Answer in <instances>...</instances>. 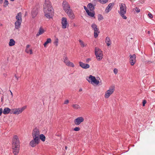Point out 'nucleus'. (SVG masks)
Returning <instances> with one entry per match:
<instances>
[{
    "label": "nucleus",
    "instance_id": "1",
    "mask_svg": "<svg viewBox=\"0 0 155 155\" xmlns=\"http://www.w3.org/2000/svg\"><path fill=\"white\" fill-rule=\"evenodd\" d=\"M44 11L47 18H52L54 14L53 9L49 0H45L43 5Z\"/></svg>",
    "mask_w": 155,
    "mask_h": 155
},
{
    "label": "nucleus",
    "instance_id": "2",
    "mask_svg": "<svg viewBox=\"0 0 155 155\" xmlns=\"http://www.w3.org/2000/svg\"><path fill=\"white\" fill-rule=\"evenodd\" d=\"M120 10L118 12L121 17L124 19H126L127 17L124 15L126 14L127 11V7L125 4L119 3Z\"/></svg>",
    "mask_w": 155,
    "mask_h": 155
},
{
    "label": "nucleus",
    "instance_id": "3",
    "mask_svg": "<svg viewBox=\"0 0 155 155\" xmlns=\"http://www.w3.org/2000/svg\"><path fill=\"white\" fill-rule=\"evenodd\" d=\"M95 54L96 58L98 61L101 60L103 58L102 52L99 48L96 47L95 48Z\"/></svg>",
    "mask_w": 155,
    "mask_h": 155
},
{
    "label": "nucleus",
    "instance_id": "4",
    "mask_svg": "<svg viewBox=\"0 0 155 155\" xmlns=\"http://www.w3.org/2000/svg\"><path fill=\"white\" fill-rule=\"evenodd\" d=\"M26 107V106H25L21 108H13L11 109V111L13 114L18 115L21 114Z\"/></svg>",
    "mask_w": 155,
    "mask_h": 155
},
{
    "label": "nucleus",
    "instance_id": "5",
    "mask_svg": "<svg viewBox=\"0 0 155 155\" xmlns=\"http://www.w3.org/2000/svg\"><path fill=\"white\" fill-rule=\"evenodd\" d=\"M114 90V86H110L109 89L105 92L104 95L105 98L106 99L108 98L113 93Z\"/></svg>",
    "mask_w": 155,
    "mask_h": 155
},
{
    "label": "nucleus",
    "instance_id": "6",
    "mask_svg": "<svg viewBox=\"0 0 155 155\" xmlns=\"http://www.w3.org/2000/svg\"><path fill=\"white\" fill-rule=\"evenodd\" d=\"M87 81L90 83H91V84H95L96 85L99 84V81L97 80L95 77L92 75H90L89 77L87 78Z\"/></svg>",
    "mask_w": 155,
    "mask_h": 155
},
{
    "label": "nucleus",
    "instance_id": "7",
    "mask_svg": "<svg viewBox=\"0 0 155 155\" xmlns=\"http://www.w3.org/2000/svg\"><path fill=\"white\" fill-rule=\"evenodd\" d=\"M91 27L94 31V36L95 38L97 37L98 34L100 33L99 29L97 26L95 24L93 23L91 25Z\"/></svg>",
    "mask_w": 155,
    "mask_h": 155
},
{
    "label": "nucleus",
    "instance_id": "8",
    "mask_svg": "<svg viewBox=\"0 0 155 155\" xmlns=\"http://www.w3.org/2000/svg\"><path fill=\"white\" fill-rule=\"evenodd\" d=\"M61 27L63 29H65L69 26L67 19L65 17H63L61 20Z\"/></svg>",
    "mask_w": 155,
    "mask_h": 155
},
{
    "label": "nucleus",
    "instance_id": "9",
    "mask_svg": "<svg viewBox=\"0 0 155 155\" xmlns=\"http://www.w3.org/2000/svg\"><path fill=\"white\" fill-rule=\"evenodd\" d=\"M62 5L63 8L65 12H66L68 10L71 9L70 5L68 2L66 1H63Z\"/></svg>",
    "mask_w": 155,
    "mask_h": 155
},
{
    "label": "nucleus",
    "instance_id": "10",
    "mask_svg": "<svg viewBox=\"0 0 155 155\" xmlns=\"http://www.w3.org/2000/svg\"><path fill=\"white\" fill-rule=\"evenodd\" d=\"M33 140H31L30 143V144L32 147H35L39 143V139L33 138Z\"/></svg>",
    "mask_w": 155,
    "mask_h": 155
},
{
    "label": "nucleus",
    "instance_id": "11",
    "mask_svg": "<svg viewBox=\"0 0 155 155\" xmlns=\"http://www.w3.org/2000/svg\"><path fill=\"white\" fill-rule=\"evenodd\" d=\"M129 62L131 65H134L136 61V56L135 54L130 55Z\"/></svg>",
    "mask_w": 155,
    "mask_h": 155
},
{
    "label": "nucleus",
    "instance_id": "12",
    "mask_svg": "<svg viewBox=\"0 0 155 155\" xmlns=\"http://www.w3.org/2000/svg\"><path fill=\"white\" fill-rule=\"evenodd\" d=\"M16 146H20L19 140L18 137L15 135L14 136L13 139L12 146L15 147Z\"/></svg>",
    "mask_w": 155,
    "mask_h": 155
},
{
    "label": "nucleus",
    "instance_id": "13",
    "mask_svg": "<svg viewBox=\"0 0 155 155\" xmlns=\"http://www.w3.org/2000/svg\"><path fill=\"white\" fill-rule=\"evenodd\" d=\"M40 132L39 130L37 128L34 129L32 132V137L33 138L39 139Z\"/></svg>",
    "mask_w": 155,
    "mask_h": 155
},
{
    "label": "nucleus",
    "instance_id": "14",
    "mask_svg": "<svg viewBox=\"0 0 155 155\" xmlns=\"http://www.w3.org/2000/svg\"><path fill=\"white\" fill-rule=\"evenodd\" d=\"M84 120V118L83 117H79L74 120V123L76 125H79L81 122H83Z\"/></svg>",
    "mask_w": 155,
    "mask_h": 155
},
{
    "label": "nucleus",
    "instance_id": "15",
    "mask_svg": "<svg viewBox=\"0 0 155 155\" xmlns=\"http://www.w3.org/2000/svg\"><path fill=\"white\" fill-rule=\"evenodd\" d=\"M65 12L67 13L70 18L73 19L74 18L75 16L74 14L71 9L68 10L66 12Z\"/></svg>",
    "mask_w": 155,
    "mask_h": 155
},
{
    "label": "nucleus",
    "instance_id": "16",
    "mask_svg": "<svg viewBox=\"0 0 155 155\" xmlns=\"http://www.w3.org/2000/svg\"><path fill=\"white\" fill-rule=\"evenodd\" d=\"M13 149V152L15 155L18 154L19 151L20 146H12Z\"/></svg>",
    "mask_w": 155,
    "mask_h": 155
},
{
    "label": "nucleus",
    "instance_id": "17",
    "mask_svg": "<svg viewBox=\"0 0 155 155\" xmlns=\"http://www.w3.org/2000/svg\"><path fill=\"white\" fill-rule=\"evenodd\" d=\"M114 5V3H110L105 9V12L107 13L109 12L111 10Z\"/></svg>",
    "mask_w": 155,
    "mask_h": 155
},
{
    "label": "nucleus",
    "instance_id": "18",
    "mask_svg": "<svg viewBox=\"0 0 155 155\" xmlns=\"http://www.w3.org/2000/svg\"><path fill=\"white\" fill-rule=\"evenodd\" d=\"M79 64L80 66L83 68L87 69L90 67L89 65L88 64H85L81 62H80Z\"/></svg>",
    "mask_w": 155,
    "mask_h": 155
},
{
    "label": "nucleus",
    "instance_id": "19",
    "mask_svg": "<svg viewBox=\"0 0 155 155\" xmlns=\"http://www.w3.org/2000/svg\"><path fill=\"white\" fill-rule=\"evenodd\" d=\"M21 22V21H16L15 23V28L16 29H18L20 28Z\"/></svg>",
    "mask_w": 155,
    "mask_h": 155
},
{
    "label": "nucleus",
    "instance_id": "20",
    "mask_svg": "<svg viewBox=\"0 0 155 155\" xmlns=\"http://www.w3.org/2000/svg\"><path fill=\"white\" fill-rule=\"evenodd\" d=\"M30 47V45H27L26 46V48L25 49V52L27 53H29L30 54H32L33 53L31 49H29V48Z\"/></svg>",
    "mask_w": 155,
    "mask_h": 155
},
{
    "label": "nucleus",
    "instance_id": "21",
    "mask_svg": "<svg viewBox=\"0 0 155 155\" xmlns=\"http://www.w3.org/2000/svg\"><path fill=\"white\" fill-rule=\"evenodd\" d=\"M38 13V10L37 8H34L32 11L31 15L33 18L35 17Z\"/></svg>",
    "mask_w": 155,
    "mask_h": 155
},
{
    "label": "nucleus",
    "instance_id": "22",
    "mask_svg": "<svg viewBox=\"0 0 155 155\" xmlns=\"http://www.w3.org/2000/svg\"><path fill=\"white\" fill-rule=\"evenodd\" d=\"M105 42L107 44V45L108 46H110L111 44V41L110 39V38L108 37H106Z\"/></svg>",
    "mask_w": 155,
    "mask_h": 155
},
{
    "label": "nucleus",
    "instance_id": "23",
    "mask_svg": "<svg viewBox=\"0 0 155 155\" xmlns=\"http://www.w3.org/2000/svg\"><path fill=\"white\" fill-rule=\"evenodd\" d=\"M22 14L21 12H19L16 16V19L17 21H22Z\"/></svg>",
    "mask_w": 155,
    "mask_h": 155
},
{
    "label": "nucleus",
    "instance_id": "24",
    "mask_svg": "<svg viewBox=\"0 0 155 155\" xmlns=\"http://www.w3.org/2000/svg\"><path fill=\"white\" fill-rule=\"evenodd\" d=\"M10 108L8 107H5V108L3 111V113L4 114H7L9 113L10 110H11Z\"/></svg>",
    "mask_w": 155,
    "mask_h": 155
},
{
    "label": "nucleus",
    "instance_id": "25",
    "mask_svg": "<svg viewBox=\"0 0 155 155\" xmlns=\"http://www.w3.org/2000/svg\"><path fill=\"white\" fill-rule=\"evenodd\" d=\"M44 29L42 28H40L38 32L36 34V36H38L40 35L43 34L44 33Z\"/></svg>",
    "mask_w": 155,
    "mask_h": 155
},
{
    "label": "nucleus",
    "instance_id": "26",
    "mask_svg": "<svg viewBox=\"0 0 155 155\" xmlns=\"http://www.w3.org/2000/svg\"><path fill=\"white\" fill-rule=\"evenodd\" d=\"M51 42V40L50 38H48L47 39L46 41L44 44V47H46L48 43H50Z\"/></svg>",
    "mask_w": 155,
    "mask_h": 155
},
{
    "label": "nucleus",
    "instance_id": "27",
    "mask_svg": "<svg viewBox=\"0 0 155 155\" xmlns=\"http://www.w3.org/2000/svg\"><path fill=\"white\" fill-rule=\"evenodd\" d=\"M15 44V41L12 39H10L9 43V45L10 46H12L14 45Z\"/></svg>",
    "mask_w": 155,
    "mask_h": 155
},
{
    "label": "nucleus",
    "instance_id": "28",
    "mask_svg": "<svg viewBox=\"0 0 155 155\" xmlns=\"http://www.w3.org/2000/svg\"><path fill=\"white\" fill-rule=\"evenodd\" d=\"M87 7L89 8L91 11L94 10V8L93 5L91 3H90L88 5Z\"/></svg>",
    "mask_w": 155,
    "mask_h": 155
},
{
    "label": "nucleus",
    "instance_id": "29",
    "mask_svg": "<svg viewBox=\"0 0 155 155\" xmlns=\"http://www.w3.org/2000/svg\"><path fill=\"white\" fill-rule=\"evenodd\" d=\"M40 139L42 141H45V137L43 134H41L39 135Z\"/></svg>",
    "mask_w": 155,
    "mask_h": 155
},
{
    "label": "nucleus",
    "instance_id": "30",
    "mask_svg": "<svg viewBox=\"0 0 155 155\" xmlns=\"http://www.w3.org/2000/svg\"><path fill=\"white\" fill-rule=\"evenodd\" d=\"M72 107L74 109H78L81 108L80 106L77 104H73L72 105Z\"/></svg>",
    "mask_w": 155,
    "mask_h": 155
},
{
    "label": "nucleus",
    "instance_id": "31",
    "mask_svg": "<svg viewBox=\"0 0 155 155\" xmlns=\"http://www.w3.org/2000/svg\"><path fill=\"white\" fill-rule=\"evenodd\" d=\"M88 15L91 17H94V16L95 13L93 12H91L87 11V12Z\"/></svg>",
    "mask_w": 155,
    "mask_h": 155
},
{
    "label": "nucleus",
    "instance_id": "32",
    "mask_svg": "<svg viewBox=\"0 0 155 155\" xmlns=\"http://www.w3.org/2000/svg\"><path fill=\"white\" fill-rule=\"evenodd\" d=\"M66 65L68 66L72 67V68H74V64L73 63L69 61L68 62V63L66 64Z\"/></svg>",
    "mask_w": 155,
    "mask_h": 155
},
{
    "label": "nucleus",
    "instance_id": "33",
    "mask_svg": "<svg viewBox=\"0 0 155 155\" xmlns=\"http://www.w3.org/2000/svg\"><path fill=\"white\" fill-rule=\"evenodd\" d=\"M79 41L80 44L81 45L82 47H84L86 46V44H85L83 41H81V40H79Z\"/></svg>",
    "mask_w": 155,
    "mask_h": 155
},
{
    "label": "nucleus",
    "instance_id": "34",
    "mask_svg": "<svg viewBox=\"0 0 155 155\" xmlns=\"http://www.w3.org/2000/svg\"><path fill=\"white\" fill-rule=\"evenodd\" d=\"M8 4V2L7 0H5L4 2L3 6L4 7H6Z\"/></svg>",
    "mask_w": 155,
    "mask_h": 155
},
{
    "label": "nucleus",
    "instance_id": "35",
    "mask_svg": "<svg viewBox=\"0 0 155 155\" xmlns=\"http://www.w3.org/2000/svg\"><path fill=\"white\" fill-rule=\"evenodd\" d=\"M98 20L99 21L102 20L103 19V16L101 15L100 14H99L98 15Z\"/></svg>",
    "mask_w": 155,
    "mask_h": 155
},
{
    "label": "nucleus",
    "instance_id": "36",
    "mask_svg": "<svg viewBox=\"0 0 155 155\" xmlns=\"http://www.w3.org/2000/svg\"><path fill=\"white\" fill-rule=\"evenodd\" d=\"M58 38H56L55 40V41H54V44L56 46H58Z\"/></svg>",
    "mask_w": 155,
    "mask_h": 155
},
{
    "label": "nucleus",
    "instance_id": "37",
    "mask_svg": "<svg viewBox=\"0 0 155 155\" xmlns=\"http://www.w3.org/2000/svg\"><path fill=\"white\" fill-rule=\"evenodd\" d=\"M135 10V11L137 13L140 12V9L136 7L135 8L133 9V10Z\"/></svg>",
    "mask_w": 155,
    "mask_h": 155
},
{
    "label": "nucleus",
    "instance_id": "38",
    "mask_svg": "<svg viewBox=\"0 0 155 155\" xmlns=\"http://www.w3.org/2000/svg\"><path fill=\"white\" fill-rule=\"evenodd\" d=\"M80 128L79 127H75L74 128V130L75 131H78L80 130Z\"/></svg>",
    "mask_w": 155,
    "mask_h": 155
},
{
    "label": "nucleus",
    "instance_id": "39",
    "mask_svg": "<svg viewBox=\"0 0 155 155\" xmlns=\"http://www.w3.org/2000/svg\"><path fill=\"white\" fill-rule=\"evenodd\" d=\"M148 16L150 18H153V16L152 15L150 12L148 14Z\"/></svg>",
    "mask_w": 155,
    "mask_h": 155
},
{
    "label": "nucleus",
    "instance_id": "40",
    "mask_svg": "<svg viewBox=\"0 0 155 155\" xmlns=\"http://www.w3.org/2000/svg\"><path fill=\"white\" fill-rule=\"evenodd\" d=\"M114 72L115 74H117L118 73L117 69L116 68H114Z\"/></svg>",
    "mask_w": 155,
    "mask_h": 155
},
{
    "label": "nucleus",
    "instance_id": "41",
    "mask_svg": "<svg viewBox=\"0 0 155 155\" xmlns=\"http://www.w3.org/2000/svg\"><path fill=\"white\" fill-rule=\"evenodd\" d=\"M146 64H149L151 63L152 62L150 60H147L146 61Z\"/></svg>",
    "mask_w": 155,
    "mask_h": 155
},
{
    "label": "nucleus",
    "instance_id": "42",
    "mask_svg": "<svg viewBox=\"0 0 155 155\" xmlns=\"http://www.w3.org/2000/svg\"><path fill=\"white\" fill-rule=\"evenodd\" d=\"M146 103V101L145 100H143V106H144L145 104Z\"/></svg>",
    "mask_w": 155,
    "mask_h": 155
},
{
    "label": "nucleus",
    "instance_id": "43",
    "mask_svg": "<svg viewBox=\"0 0 155 155\" xmlns=\"http://www.w3.org/2000/svg\"><path fill=\"white\" fill-rule=\"evenodd\" d=\"M69 100H67L64 101V104H68L69 103Z\"/></svg>",
    "mask_w": 155,
    "mask_h": 155
},
{
    "label": "nucleus",
    "instance_id": "44",
    "mask_svg": "<svg viewBox=\"0 0 155 155\" xmlns=\"http://www.w3.org/2000/svg\"><path fill=\"white\" fill-rule=\"evenodd\" d=\"M63 61L64 63L66 64H66L68 63V62L69 61L68 59L67 60H64Z\"/></svg>",
    "mask_w": 155,
    "mask_h": 155
},
{
    "label": "nucleus",
    "instance_id": "45",
    "mask_svg": "<svg viewBox=\"0 0 155 155\" xmlns=\"http://www.w3.org/2000/svg\"><path fill=\"white\" fill-rule=\"evenodd\" d=\"M84 8L86 11V12L87 13V11H89V10L87 8V7L85 6H84Z\"/></svg>",
    "mask_w": 155,
    "mask_h": 155
},
{
    "label": "nucleus",
    "instance_id": "46",
    "mask_svg": "<svg viewBox=\"0 0 155 155\" xmlns=\"http://www.w3.org/2000/svg\"><path fill=\"white\" fill-rule=\"evenodd\" d=\"M3 112V109L2 108H0V116L1 115Z\"/></svg>",
    "mask_w": 155,
    "mask_h": 155
},
{
    "label": "nucleus",
    "instance_id": "47",
    "mask_svg": "<svg viewBox=\"0 0 155 155\" xmlns=\"http://www.w3.org/2000/svg\"><path fill=\"white\" fill-rule=\"evenodd\" d=\"M63 59L64 61V60H67L68 59V58L66 56L64 57Z\"/></svg>",
    "mask_w": 155,
    "mask_h": 155
},
{
    "label": "nucleus",
    "instance_id": "48",
    "mask_svg": "<svg viewBox=\"0 0 155 155\" xmlns=\"http://www.w3.org/2000/svg\"><path fill=\"white\" fill-rule=\"evenodd\" d=\"M3 2V0H0V4H2Z\"/></svg>",
    "mask_w": 155,
    "mask_h": 155
},
{
    "label": "nucleus",
    "instance_id": "49",
    "mask_svg": "<svg viewBox=\"0 0 155 155\" xmlns=\"http://www.w3.org/2000/svg\"><path fill=\"white\" fill-rule=\"evenodd\" d=\"M10 93H11V95L12 96V97L13 96V93H12V91H10Z\"/></svg>",
    "mask_w": 155,
    "mask_h": 155
},
{
    "label": "nucleus",
    "instance_id": "50",
    "mask_svg": "<svg viewBox=\"0 0 155 155\" xmlns=\"http://www.w3.org/2000/svg\"><path fill=\"white\" fill-rule=\"evenodd\" d=\"M15 77L17 79V80H18V78L17 76L16 75H15Z\"/></svg>",
    "mask_w": 155,
    "mask_h": 155
},
{
    "label": "nucleus",
    "instance_id": "51",
    "mask_svg": "<svg viewBox=\"0 0 155 155\" xmlns=\"http://www.w3.org/2000/svg\"><path fill=\"white\" fill-rule=\"evenodd\" d=\"M82 91V88H80L79 89V92H80V91Z\"/></svg>",
    "mask_w": 155,
    "mask_h": 155
},
{
    "label": "nucleus",
    "instance_id": "52",
    "mask_svg": "<svg viewBox=\"0 0 155 155\" xmlns=\"http://www.w3.org/2000/svg\"><path fill=\"white\" fill-rule=\"evenodd\" d=\"M67 148H68V147H67L66 146V147H65V150H67Z\"/></svg>",
    "mask_w": 155,
    "mask_h": 155
},
{
    "label": "nucleus",
    "instance_id": "53",
    "mask_svg": "<svg viewBox=\"0 0 155 155\" xmlns=\"http://www.w3.org/2000/svg\"><path fill=\"white\" fill-rule=\"evenodd\" d=\"M150 31H148V34H150Z\"/></svg>",
    "mask_w": 155,
    "mask_h": 155
},
{
    "label": "nucleus",
    "instance_id": "54",
    "mask_svg": "<svg viewBox=\"0 0 155 155\" xmlns=\"http://www.w3.org/2000/svg\"><path fill=\"white\" fill-rule=\"evenodd\" d=\"M15 0H10V1H12V2H13L15 1Z\"/></svg>",
    "mask_w": 155,
    "mask_h": 155
},
{
    "label": "nucleus",
    "instance_id": "55",
    "mask_svg": "<svg viewBox=\"0 0 155 155\" xmlns=\"http://www.w3.org/2000/svg\"><path fill=\"white\" fill-rule=\"evenodd\" d=\"M2 24H1V23H0V26H2Z\"/></svg>",
    "mask_w": 155,
    "mask_h": 155
}]
</instances>
